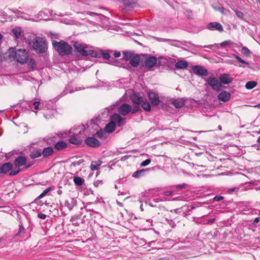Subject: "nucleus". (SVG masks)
Here are the masks:
<instances>
[{
  "instance_id": "nucleus-55",
  "label": "nucleus",
  "mask_w": 260,
  "mask_h": 260,
  "mask_svg": "<svg viewBox=\"0 0 260 260\" xmlns=\"http://www.w3.org/2000/svg\"><path fill=\"white\" fill-rule=\"evenodd\" d=\"M39 105L40 102L35 101L33 103V105L34 106V109L36 110H39Z\"/></svg>"
},
{
  "instance_id": "nucleus-31",
  "label": "nucleus",
  "mask_w": 260,
  "mask_h": 260,
  "mask_svg": "<svg viewBox=\"0 0 260 260\" xmlns=\"http://www.w3.org/2000/svg\"><path fill=\"white\" fill-rule=\"evenodd\" d=\"M257 85V82L254 81H248L245 85V87L247 89H251L254 88Z\"/></svg>"
},
{
  "instance_id": "nucleus-52",
  "label": "nucleus",
  "mask_w": 260,
  "mask_h": 260,
  "mask_svg": "<svg viewBox=\"0 0 260 260\" xmlns=\"http://www.w3.org/2000/svg\"><path fill=\"white\" fill-rule=\"evenodd\" d=\"M117 102L115 104H113L112 105H111L109 108L107 107L105 109V112H107V114L109 113L110 110H113L114 108V107L117 106Z\"/></svg>"
},
{
  "instance_id": "nucleus-63",
  "label": "nucleus",
  "mask_w": 260,
  "mask_h": 260,
  "mask_svg": "<svg viewBox=\"0 0 260 260\" xmlns=\"http://www.w3.org/2000/svg\"><path fill=\"white\" fill-rule=\"evenodd\" d=\"M32 165H33V164H28L25 166V168L26 169H28V168H30Z\"/></svg>"
},
{
  "instance_id": "nucleus-43",
  "label": "nucleus",
  "mask_w": 260,
  "mask_h": 260,
  "mask_svg": "<svg viewBox=\"0 0 260 260\" xmlns=\"http://www.w3.org/2000/svg\"><path fill=\"white\" fill-rule=\"evenodd\" d=\"M235 12L236 13V15L237 16V17L240 19H243V17L244 16V13L241 12V11H240L238 10H235Z\"/></svg>"
},
{
  "instance_id": "nucleus-39",
  "label": "nucleus",
  "mask_w": 260,
  "mask_h": 260,
  "mask_svg": "<svg viewBox=\"0 0 260 260\" xmlns=\"http://www.w3.org/2000/svg\"><path fill=\"white\" fill-rule=\"evenodd\" d=\"M185 207H182V208H177V209H176L172 210H171V212H175L176 214H180V213H182L183 212V216H186L187 214L186 213H185L184 212H183V209Z\"/></svg>"
},
{
  "instance_id": "nucleus-10",
  "label": "nucleus",
  "mask_w": 260,
  "mask_h": 260,
  "mask_svg": "<svg viewBox=\"0 0 260 260\" xmlns=\"http://www.w3.org/2000/svg\"><path fill=\"white\" fill-rule=\"evenodd\" d=\"M148 97L151 104L153 106H157L160 103L158 94L153 91H150L149 92Z\"/></svg>"
},
{
  "instance_id": "nucleus-22",
  "label": "nucleus",
  "mask_w": 260,
  "mask_h": 260,
  "mask_svg": "<svg viewBox=\"0 0 260 260\" xmlns=\"http://www.w3.org/2000/svg\"><path fill=\"white\" fill-rule=\"evenodd\" d=\"M116 127V124L113 121H110L106 126L105 131L106 133H113Z\"/></svg>"
},
{
  "instance_id": "nucleus-3",
  "label": "nucleus",
  "mask_w": 260,
  "mask_h": 260,
  "mask_svg": "<svg viewBox=\"0 0 260 260\" xmlns=\"http://www.w3.org/2000/svg\"><path fill=\"white\" fill-rule=\"evenodd\" d=\"M74 47L76 50L82 56H87L90 55L92 56H97L96 54L94 53V51L92 50H88V46L84 44H81L78 42H75Z\"/></svg>"
},
{
  "instance_id": "nucleus-60",
  "label": "nucleus",
  "mask_w": 260,
  "mask_h": 260,
  "mask_svg": "<svg viewBox=\"0 0 260 260\" xmlns=\"http://www.w3.org/2000/svg\"><path fill=\"white\" fill-rule=\"evenodd\" d=\"M214 221H215V218H211V219H209L207 220V223H213Z\"/></svg>"
},
{
  "instance_id": "nucleus-24",
  "label": "nucleus",
  "mask_w": 260,
  "mask_h": 260,
  "mask_svg": "<svg viewBox=\"0 0 260 260\" xmlns=\"http://www.w3.org/2000/svg\"><path fill=\"white\" fill-rule=\"evenodd\" d=\"M150 170V169H146L137 171L133 174L132 176L134 178H140L143 176L145 175V172H148Z\"/></svg>"
},
{
  "instance_id": "nucleus-35",
  "label": "nucleus",
  "mask_w": 260,
  "mask_h": 260,
  "mask_svg": "<svg viewBox=\"0 0 260 260\" xmlns=\"http://www.w3.org/2000/svg\"><path fill=\"white\" fill-rule=\"evenodd\" d=\"M19 229L18 233L16 234V236H21L22 234H23L25 232V229L23 227V223L21 221H19Z\"/></svg>"
},
{
  "instance_id": "nucleus-28",
  "label": "nucleus",
  "mask_w": 260,
  "mask_h": 260,
  "mask_svg": "<svg viewBox=\"0 0 260 260\" xmlns=\"http://www.w3.org/2000/svg\"><path fill=\"white\" fill-rule=\"evenodd\" d=\"M102 161L101 160L92 161L91 162L90 168L92 171L98 170L99 167L102 165Z\"/></svg>"
},
{
  "instance_id": "nucleus-1",
  "label": "nucleus",
  "mask_w": 260,
  "mask_h": 260,
  "mask_svg": "<svg viewBox=\"0 0 260 260\" xmlns=\"http://www.w3.org/2000/svg\"><path fill=\"white\" fill-rule=\"evenodd\" d=\"M52 45L55 50L61 56L70 55L72 53V46L64 41L61 40L57 42L54 40L52 41Z\"/></svg>"
},
{
  "instance_id": "nucleus-56",
  "label": "nucleus",
  "mask_w": 260,
  "mask_h": 260,
  "mask_svg": "<svg viewBox=\"0 0 260 260\" xmlns=\"http://www.w3.org/2000/svg\"><path fill=\"white\" fill-rule=\"evenodd\" d=\"M38 217L42 219H45L46 218V215L41 212H40L38 214Z\"/></svg>"
},
{
  "instance_id": "nucleus-54",
  "label": "nucleus",
  "mask_w": 260,
  "mask_h": 260,
  "mask_svg": "<svg viewBox=\"0 0 260 260\" xmlns=\"http://www.w3.org/2000/svg\"><path fill=\"white\" fill-rule=\"evenodd\" d=\"M223 199V197L220 196H216L213 198V201L219 202Z\"/></svg>"
},
{
  "instance_id": "nucleus-11",
  "label": "nucleus",
  "mask_w": 260,
  "mask_h": 260,
  "mask_svg": "<svg viewBox=\"0 0 260 260\" xmlns=\"http://www.w3.org/2000/svg\"><path fill=\"white\" fill-rule=\"evenodd\" d=\"M207 28L210 30H216L219 32H222L223 31V28L222 25L217 22L209 23L207 26Z\"/></svg>"
},
{
  "instance_id": "nucleus-32",
  "label": "nucleus",
  "mask_w": 260,
  "mask_h": 260,
  "mask_svg": "<svg viewBox=\"0 0 260 260\" xmlns=\"http://www.w3.org/2000/svg\"><path fill=\"white\" fill-rule=\"evenodd\" d=\"M134 54L132 52H131V51L123 52V59L124 60H125L126 61L127 60H129V61Z\"/></svg>"
},
{
  "instance_id": "nucleus-50",
  "label": "nucleus",
  "mask_w": 260,
  "mask_h": 260,
  "mask_svg": "<svg viewBox=\"0 0 260 260\" xmlns=\"http://www.w3.org/2000/svg\"><path fill=\"white\" fill-rule=\"evenodd\" d=\"M151 162V159H147L141 162L140 164L141 167H145L148 165Z\"/></svg>"
},
{
  "instance_id": "nucleus-42",
  "label": "nucleus",
  "mask_w": 260,
  "mask_h": 260,
  "mask_svg": "<svg viewBox=\"0 0 260 260\" xmlns=\"http://www.w3.org/2000/svg\"><path fill=\"white\" fill-rule=\"evenodd\" d=\"M241 53L246 56H248L250 54L251 52L246 47H243L241 49Z\"/></svg>"
},
{
  "instance_id": "nucleus-21",
  "label": "nucleus",
  "mask_w": 260,
  "mask_h": 260,
  "mask_svg": "<svg viewBox=\"0 0 260 260\" xmlns=\"http://www.w3.org/2000/svg\"><path fill=\"white\" fill-rule=\"evenodd\" d=\"M42 156V149H38L32 150L30 154L29 157L31 159H35Z\"/></svg>"
},
{
  "instance_id": "nucleus-33",
  "label": "nucleus",
  "mask_w": 260,
  "mask_h": 260,
  "mask_svg": "<svg viewBox=\"0 0 260 260\" xmlns=\"http://www.w3.org/2000/svg\"><path fill=\"white\" fill-rule=\"evenodd\" d=\"M74 183L78 186H81L84 182V180L80 177L76 176L73 179Z\"/></svg>"
},
{
  "instance_id": "nucleus-19",
  "label": "nucleus",
  "mask_w": 260,
  "mask_h": 260,
  "mask_svg": "<svg viewBox=\"0 0 260 260\" xmlns=\"http://www.w3.org/2000/svg\"><path fill=\"white\" fill-rule=\"evenodd\" d=\"M54 153V150L52 147L48 146L42 150V155L43 157H48L51 156Z\"/></svg>"
},
{
  "instance_id": "nucleus-53",
  "label": "nucleus",
  "mask_w": 260,
  "mask_h": 260,
  "mask_svg": "<svg viewBox=\"0 0 260 260\" xmlns=\"http://www.w3.org/2000/svg\"><path fill=\"white\" fill-rule=\"evenodd\" d=\"M80 132V129L78 127V126H77L76 127H74L72 129H71L69 131V133H72L73 134L74 133H77V134H78V133Z\"/></svg>"
},
{
  "instance_id": "nucleus-59",
  "label": "nucleus",
  "mask_w": 260,
  "mask_h": 260,
  "mask_svg": "<svg viewBox=\"0 0 260 260\" xmlns=\"http://www.w3.org/2000/svg\"><path fill=\"white\" fill-rule=\"evenodd\" d=\"M121 55V53L119 51H116L115 52V53H114V56L115 58H117V57H120Z\"/></svg>"
},
{
  "instance_id": "nucleus-29",
  "label": "nucleus",
  "mask_w": 260,
  "mask_h": 260,
  "mask_svg": "<svg viewBox=\"0 0 260 260\" xmlns=\"http://www.w3.org/2000/svg\"><path fill=\"white\" fill-rule=\"evenodd\" d=\"M120 3H122L126 8L133 7L135 5L133 0H118Z\"/></svg>"
},
{
  "instance_id": "nucleus-47",
  "label": "nucleus",
  "mask_w": 260,
  "mask_h": 260,
  "mask_svg": "<svg viewBox=\"0 0 260 260\" xmlns=\"http://www.w3.org/2000/svg\"><path fill=\"white\" fill-rule=\"evenodd\" d=\"M125 119L120 116V118H119V120H118V122H117L118 126L119 127H120V126L123 125L125 124Z\"/></svg>"
},
{
  "instance_id": "nucleus-26",
  "label": "nucleus",
  "mask_w": 260,
  "mask_h": 260,
  "mask_svg": "<svg viewBox=\"0 0 260 260\" xmlns=\"http://www.w3.org/2000/svg\"><path fill=\"white\" fill-rule=\"evenodd\" d=\"M67 147V143L62 141L57 142L54 145L55 149L58 150H63Z\"/></svg>"
},
{
  "instance_id": "nucleus-8",
  "label": "nucleus",
  "mask_w": 260,
  "mask_h": 260,
  "mask_svg": "<svg viewBox=\"0 0 260 260\" xmlns=\"http://www.w3.org/2000/svg\"><path fill=\"white\" fill-rule=\"evenodd\" d=\"M132 110L131 106L127 103L122 104L118 109V112L122 116L127 115Z\"/></svg>"
},
{
  "instance_id": "nucleus-48",
  "label": "nucleus",
  "mask_w": 260,
  "mask_h": 260,
  "mask_svg": "<svg viewBox=\"0 0 260 260\" xmlns=\"http://www.w3.org/2000/svg\"><path fill=\"white\" fill-rule=\"evenodd\" d=\"M86 124L87 127H89L90 126H92V128H93L94 126L97 125L93 119L90 120L89 121L87 122Z\"/></svg>"
},
{
  "instance_id": "nucleus-15",
  "label": "nucleus",
  "mask_w": 260,
  "mask_h": 260,
  "mask_svg": "<svg viewBox=\"0 0 260 260\" xmlns=\"http://www.w3.org/2000/svg\"><path fill=\"white\" fill-rule=\"evenodd\" d=\"M186 100L183 98H178L172 100L171 104L175 108L180 109L184 106Z\"/></svg>"
},
{
  "instance_id": "nucleus-4",
  "label": "nucleus",
  "mask_w": 260,
  "mask_h": 260,
  "mask_svg": "<svg viewBox=\"0 0 260 260\" xmlns=\"http://www.w3.org/2000/svg\"><path fill=\"white\" fill-rule=\"evenodd\" d=\"M11 56L14 57L16 61L21 63L24 64L28 60V54L25 49H17L11 53Z\"/></svg>"
},
{
  "instance_id": "nucleus-37",
  "label": "nucleus",
  "mask_w": 260,
  "mask_h": 260,
  "mask_svg": "<svg viewBox=\"0 0 260 260\" xmlns=\"http://www.w3.org/2000/svg\"><path fill=\"white\" fill-rule=\"evenodd\" d=\"M12 32L17 39L19 38L21 36V29L20 28H15L13 29Z\"/></svg>"
},
{
  "instance_id": "nucleus-25",
  "label": "nucleus",
  "mask_w": 260,
  "mask_h": 260,
  "mask_svg": "<svg viewBox=\"0 0 260 260\" xmlns=\"http://www.w3.org/2000/svg\"><path fill=\"white\" fill-rule=\"evenodd\" d=\"M175 66L177 69H185L188 66V62L186 60H179L175 63Z\"/></svg>"
},
{
  "instance_id": "nucleus-36",
  "label": "nucleus",
  "mask_w": 260,
  "mask_h": 260,
  "mask_svg": "<svg viewBox=\"0 0 260 260\" xmlns=\"http://www.w3.org/2000/svg\"><path fill=\"white\" fill-rule=\"evenodd\" d=\"M120 115L117 113H115L113 115L110 116V121H113V122L115 124L118 122L119 118H120Z\"/></svg>"
},
{
  "instance_id": "nucleus-58",
  "label": "nucleus",
  "mask_w": 260,
  "mask_h": 260,
  "mask_svg": "<svg viewBox=\"0 0 260 260\" xmlns=\"http://www.w3.org/2000/svg\"><path fill=\"white\" fill-rule=\"evenodd\" d=\"M260 217L255 218L252 222V224L253 225H256L257 223L259 221Z\"/></svg>"
},
{
  "instance_id": "nucleus-38",
  "label": "nucleus",
  "mask_w": 260,
  "mask_h": 260,
  "mask_svg": "<svg viewBox=\"0 0 260 260\" xmlns=\"http://www.w3.org/2000/svg\"><path fill=\"white\" fill-rule=\"evenodd\" d=\"M109 63L112 65H114L117 67H121L122 66V63H121L117 59L113 58L109 59Z\"/></svg>"
},
{
  "instance_id": "nucleus-40",
  "label": "nucleus",
  "mask_w": 260,
  "mask_h": 260,
  "mask_svg": "<svg viewBox=\"0 0 260 260\" xmlns=\"http://www.w3.org/2000/svg\"><path fill=\"white\" fill-rule=\"evenodd\" d=\"M27 66L29 69H34L36 67L35 60L34 59H30L28 62Z\"/></svg>"
},
{
  "instance_id": "nucleus-51",
  "label": "nucleus",
  "mask_w": 260,
  "mask_h": 260,
  "mask_svg": "<svg viewBox=\"0 0 260 260\" xmlns=\"http://www.w3.org/2000/svg\"><path fill=\"white\" fill-rule=\"evenodd\" d=\"M187 185L186 183H182V184H180V185H176L174 186V187L177 190H180L182 188L185 187Z\"/></svg>"
},
{
  "instance_id": "nucleus-30",
  "label": "nucleus",
  "mask_w": 260,
  "mask_h": 260,
  "mask_svg": "<svg viewBox=\"0 0 260 260\" xmlns=\"http://www.w3.org/2000/svg\"><path fill=\"white\" fill-rule=\"evenodd\" d=\"M141 107L146 111L149 112L151 110V106L150 103L147 101H143L141 103Z\"/></svg>"
},
{
  "instance_id": "nucleus-57",
  "label": "nucleus",
  "mask_w": 260,
  "mask_h": 260,
  "mask_svg": "<svg viewBox=\"0 0 260 260\" xmlns=\"http://www.w3.org/2000/svg\"><path fill=\"white\" fill-rule=\"evenodd\" d=\"M156 40L159 42H169L171 41V40L170 39H164L161 38H156Z\"/></svg>"
},
{
  "instance_id": "nucleus-14",
  "label": "nucleus",
  "mask_w": 260,
  "mask_h": 260,
  "mask_svg": "<svg viewBox=\"0 0 260 260\" xmlns=\"http://www.w3.org/2000/svg\"><path fill=\"white\" fill-rule=\"evenodd\" d=\"M231 94L229 92L223 91L220 92L217 95V99L219 101L226 102L231 98Z\"/></svg>"
},
{
  "instance_id": "nucleus-9",
  "label": "nucleus",
  "mask_w": 260,
  "mask_h": 260,
  "mask_svg": "<svg viewBox=\"0 0 260 260\" xmlns=\"http://www.w3.org/2000/svg\"><path fill=\"white\" fill-rule=\"evenodd\" d=\"M192 70L194 74L200 76H207L208 75V72L207 70L205 69L202 66H194L192 68Z\"/></svg>"
},
{
  "instance_id": "nucleus-16",
  "label": "nucleus",
  "mask_w": 260,
  "mask_h": 260,
  "mask_svg": "<svg viewBox=\"0 0 260 260\" xmlns=\"http://www.w3.org/2000/svg\"><path fill=\"white\" fill-rule=\"evenodd\" d=\"M26 159L25 157L23 156H19L17 157L14 161V164L15 166V167H21L22 166H23L26 164Z\"/></svg>"
},
{
  "instance_id": "nucleus-12",
  "label": "nucleus",
  "mask_w": 260,
  "mask_h": 260,
  "mask_svg": "<svg viewBox=\"0 0 260 260\" xmlns=\"http://www.w3.org/2000/svg\"><path fill=\"white\" fill-rule=\"evenodd\" d=\"M219 80L221 84H229L233 81V78L229 74L224 73L220 75Z\"/></svg>"
},
{
  "instance_id": "nucleus-44",
  "label": "nucleus",
  "mask_w": 260,
  "mask_h": 260,
  "mask_svg": "<svg viewBox=\"0 0 260 260\" xmlns=\"http://www.w3.org/2000/svg\"><path fill=\"white\" fill-rule=\"evenodd\" d=\"M233 56L234 57L237 59V61H239L241 63H242L243 64H245L246 65H249V62L247 61H246L244 60H243L240 57H239L238 55L233 54Z\"/></svg>"
},
{
  "instance_id": "nucleus-2",
  "label": "nucleus",
  "mask_w": 260,
  "mask_h": 260,
  "mask_svg": "<svg viewBox=\"0 0 260 260\" xmlns=\"http://www.w3.org/2000/svg\"><path fill=\"white\" fill-rule=\"evenodd\" d=\"M29 45L38 53H44L47 49L46 42L42 38L36 37L32 41L29 42Z\"/></svg>"
},
{
  "instance_id": "nucleus-23",
  "label": "nucleus",
  "mask_w": 260,
  "mask_h": 260,
  "mask_svg": "<svg viewBox=\"0 0 260 260\" xmlns=\"http://www.w3.org/2000/svg\"><path fill=\"white\" fill-rule=\"evenodd\" d=\"M94 53L96 54L97 56H92V57L100 58L102 56L105 59H110V55L108 52H105L103 50H101L100 52H96L94 51Z\"/></svg>"
},
{
  "instance_id": "nucleus-46",
  "label": "nucleus",
  "mask_w": 260,
  "mask_h": 260,
  "mask_svg": "<svg viewBox=\"0 0 260 260\" xmlns=\"http://www.w3.org/2000/svg\"><path fill=\"white\" fill-rule=\"evenodd\" d=\"M106 132L104 130L101 129L100 131H98L95 135L99 137V138H103L104 137V135L106 134Z\"/></svg>"
},
{
  "instance_id": "nucleus-7",
  "label": "nucleus",
  "mask_w": 260,
  "mask_h": 260,
  "mask_svg": "<svg viewBox=\"0 0 260 260\" xmlns=\"http://www.w3.org/2000/svg\"><path fill=\"white\" fill-rule=\"evenodd\" d=\"M85 143L89 147L96 148L101 145L100 142L93 137H88L84 141Z\"/></svg>"
},
{
  "instance_id": "nucleus-27",
  "label": "nucleus",
  "mask_w": 260,
  "mask_h": 260,
  "mask_svg": "<svg viewBox=\"0 0 260 260\" xmlns=\"http://www.w3.org/2000/svg\"><path fill=\"white\" fill-rule=\"evenodd\" d=\"M132 101L134 104L140 105L143 102V98L136 94H134L131 97Z\"/></svg>"
},
{
  "instance_id": "nucleus-18",
  "label": "nucleus",
  "mask_w": 260,
  "mask_h": 260,
  "mask_svg": "<svg viewBox=\"0 0 260 260\" xmlns=\"http://www.w3.org/2000/svg\"><path fill=\"white\" fill-rule=\"evenodd\" d=\"M141 60L140 56L138 54H134L129 60V64L133 67L138 66Z\"/></svg>"
},
{
  "instance_id": "nucleus-17",
  "label": "nucleus",
  "mask_w": 260,
  "mask_h": 260,
  "mask_svg": "<svg viewBox=\"0 0 260 260\" xmlns=\"http://www.w3.org/2000/svg\"><path fill=\"white\" fill-rule=\"evenodd\" d=\"M157 62V58L154 56H151L147 58L145 61V66L147 68H152Z\"/></svg>"
},
{
  "instance_id": "nucleus-61",
  "label": "nucleus",
  "mask_w": 260,
  "mask_h": 260,
  "mask_svg": "<svg viewBox=\"0 0 260 260\" xmlns=\"http://www.w3.org/2000/svg\"><path fill=\"white\" fill-rule=\"evenodd\" d=\"M172 193V192L171 191H167L165 192V195L166 196H170Z\"/></svg>"
},
{
  "instance_id": "nucleus-13",
  "label": "nucleus",
  "mask_w": 260,
  "mask_h": 260,
  "mask_svg": "<svg viewBox=\"0 0 260 260\" xmlns=\"http://www.w3.org/2000/svg\"><path fill=\"white\" fill-rule=\"evenodd\" d=\"M13 167V164L11 162H8L4 163L0 166V175L8 173L11 170H12Z\"/></svg>"
},
{
  "instance_id": "nucleus-45",
  "label": "nucleus",
  "mask_w": 260,
  "mask_h": 260,
  "mask_svg": "<svg viewBox=\"0 0 260 260\" xmlns=\"http://www.w3.org/2000/svg\"><path fill=\"white\" fill-rule=\"evenodd\" d=\"M140 109H141V108H140V105L135 104V105L133 107V109L131 110L132 113L135 114L137 112H138V111H139V110H140Z\"/></svg>"
},
{
  "instance_id": "nucleus-62",
  "label": "nucleus",
  "mask_w": 260,
  "mask_h": 260,
  "mask_svg": "<svg viewBox=\"0 0 260 260\" xmlns=\"http://www.w3.org/2000/svg\"><path fill=\"white\" fill-rule=\"evenodd\" d=\"M67 93H68V92H67L66 90H64L62 92H61V93L60 95H61V96H64V95H65L66 94H67Z\"/></svg>"
},
{
  "instance_id": "nucleus-6",
  "label": "nucleus",
  "mask_w": 260,
  "mask_h": 260,
  "mask_svg": "<svg viewBox=\"0 0 260 260\" xmlns=\"http://www.w3.org/2000/svg\"><path fill=\"white\" fill-rule=\"evenodd\" d=\"M78 127L80 129V132L78 133V134H77L76 132L74 133L69 140L70 143L72 144L79 145L81 144L82 142V139H81L78 136L81 134L82 132H84V129H85V127L84 124H81L79 125Z\"/></svg>"
},
{
  "instance_id": "nucleus-41",
  "label": "nucleus",
  "mask_w": 260,
  "mask_h": 260,
  "mask_svg": "<svg viewBox=\"0 0 260 260\" xmlns=\"http://www.w3.org/2000/svg\"><path fill=\"white\" fill-rule=\"evenodd\" d=\"M52 188L51 187H48L46 189H45L42 193L40 194V196L37 198V199H42L43 198L45 195L47 194V193H48L51 190Z\"/></svg>"
},
{
  "instance_id": "nucleus-49",
  "label": "nucleus",
  "mask_w": 260,
  "mask_h": 260,
  "mask_svg": "<svg viewBox=\"0 0 260 260\" xmlns=\"http://www.w3.org/2000/svg\"><path fill=\"white\" fill-rule=\"evenodd\" d=\"M233 44V42L230 41V40H229V41H225L221 43H220V46L222 47H224L227 45H231V44Z\"/></svg>"
},
{
  "instance_id": "nucleus-5",
  "label": "nucleus",
  "mask_w": 260,
  "mask_h": 260,
  "mask_svg": "<svg viewBox=\"0 0 260 260\" xmlns=\"http://www.w3.org/2000/svg\"><path fill=\"white\" fill-rule=\"evenodd\" d=\"M205 80L208 85L214 90L217 92H219L222 90V84L218 80L214 77H210Z\"/></svg>"
},
{
  "instance_id": "nucleus-20",
  "label": "nucleus",
  "mask_w": 260,
  "mask_h": 260,
  "mask_svg": "<svg viewBox=\"0 0 260 260\" xmlns=\"http://www.w3.org/2000/svg\"><path fill=\"white\" fill-rule=\"evenodd\" d=\"M76 204V200L71 198L67 200L64 202V206L67 207L69 210H71Z\"/></svg>"
},
{
  "instance_id": "nucleus-64",
  "label": "nucleus",
  "mask_w": 260,
  "mask_h": 260,
  "mask_svg": "<svg viewBox=\"0 0 260 260\" xmlns=\"http://www.w3.org/2000/svg\"><path fill=\"white\" fill-rule=\"evenodd\" d=\"M257 142L260 144V136L257 138Z\"/></svg>"
},
{
  "instance_id": "nucleus-34",
  "label": "nucleus",
  "mask_w": 260,
  "mask_h": 260,
  "mask_svg": "<svg viewBox=\"0 0 260 260\" xmlns=\"http://www.w3.org/2000/svg\"><path fill=\"white\" fill-rule=\"evenodd\" d=\"M9 172V175L10 176H13L18 174L20 172V169L18 167H16L14 168H12V170Z\"/></svg>"
}]
</instances>
